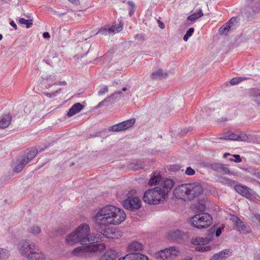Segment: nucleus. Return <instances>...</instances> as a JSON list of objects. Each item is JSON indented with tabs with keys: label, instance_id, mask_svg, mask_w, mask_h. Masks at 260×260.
Segmentation results:
<instances>
[{
	"label": "nucleus",
	"instance_id": "obj_1",
	"mask_svg": "<svg viewBox=\"0 0 260 260\" xmlns=\"http://www.w3.org/2000/svg\"><path fill=\"white\" fill-rule=\"evenodd\" d=\"M126 214L122 209L113 205H107L101 208L95 214L94 229L102 231L105 225H118L123 221Z\"/></svg>",
	"mask_w": 260,
	"mask_h": 260
},
{
	"label": "nucleus",
	"instance_id": "obj_2",
	"mask_svg": "<svg viewBox=\"0 0 260 260\" xmlns=\"http://www.w3.org/2000/svg\"><path fill=\"white\" fill-rule=\"evenodd\" d=\"M162 187L156 186L146 190L143 196V201L149 204L157 205L168 197V194L175 185L174 180L166 179L161 184Z\"/></svg>",
	"mask_w": 260,
	"mask_h": 260
},
{
	"label": "nucleus",
	"instance_id": "obj_3",
	"mask_svg": "<svg viewBox=\"0 0 260 260\" xmlns=\"http://www.w3.org/2000/svg\"><path fill=\"white\" fill-rule=\"evenodd\" d=\"M203 192L202 186L196 183H186L176 187L174 190V196L184 201H191Z\"/></svg>",
	"mask_w": 260,
	"mask_h": 260
},
{
	"label": "nucleus",
	"instance_id": "obj_4",
	"mask_svg": "<svg viewBox=\"0 0 260 260\" xmlns=\"http://www.w3.org/2000/svg\"><path fill=\"white\" fill-rule=\"evenodd\" d=\"M76 232L79 239V243L81 245H85L88 242H98L101 240V238L99 237L90 235V227L86 223L81 224L77 228Z\"/></svg>",
	"mask_w": 260,
	"mask_h": 260
},
{
	"label": "nucleus",
	"instance_id": "obj_5",
	"mask_svg": "<svg viewBox=\"0 0 260 260\" xmlns=\"http://www.w3.org/2000/svg\"><path fill=\"white\" fill-rule=\"evenodd\" d=\"M190 220L194 227L201 229L209 226L212 223V218L209 213H202L195 215Z\"/></svg>",
	"mask_w": 260,
	"mask_h": 260
},
{
	"label": "nucleus",
	"instance_id": "obj_6",
	"mask_svg": "<svg viewBox=\"0 0 260 260\" xmlns=\"http://www.w3.org/2000/svg\"><path fill=\"white\" fill-rule=\"evenodd\" d=\"M135 190L129 191L127 194V198L123 201V205L124 208L130 211H136L141 207V201L137 196H135Z\"/></svg>",
	"mask_w": 260,
	"mask_h": 260
},
{
	"label": "nucleus",
	"instance_id": "obj_7",
	"mask_svg": "<svg viewBox=\"0 0 260 260\" xmlns=\"http://www.w3.org/2000/svg\"><path fill=\"white\" fill-rule=\"evenodd\" d=\"M37 246L29 240L25 239L20 241L17 245V248L19 254L23 257L28 258L32 250Z\"/></svg>",
	"mask_w": 260,
	"mask_h": 260
},
{
	"label": "nucleus",
	"instance_id": "obj_8",
	"mask_svg": "<svg viewBox=\"0 0 260 260\" xmlns=\"http://www.w3.org/2000/svg\"><path fill=\"white\" fill-rule=\"evenodd\" d=\"M179 253V249L176 246H170L156 252L155 257L157 259H167L172 256H176Z\"/></svg>",
	"mask_w": 260,
	"mask_h": 260
},
{
	"label": "nucleus",
	"instance_id": "obj_9",
	"mask_svg": "<svg viewBox=\"0 0 260 260\" xmlns=\"http://www.w3.org/2000/svg\"><path fill=\"white\" fill-rule=\"evenodd\" d=\"M123 25L120 23L114 24H107L100 28L96 35L100 34L104 36H113L122 30Z\"/></svg>",
	"mask_w": 260,
	"mask_h": 260
},
{
	"label": "nucleus",
	"instance_id": "obj_10",
	"mask_svg": "<svg viewBox=\"0 0 260 260\" xmlns=\"http://www.w3.org/2000/svg\"><path fill=\"white\" fill-rule=\"evenodd\" d=\"M108 225H105L103 228V230L101 231L98 229H95L96 232L101 234L103 236L107 238L117 239L122 236V233L120 231L115 228H107Z\"/></svg>",
	"mask_w": 260,
	"mask_h": 260
},
{
	"label": "nucleus",
	"instance_id": "obj_11",
	"mask_svg": "<svg viewBox=\"0 0 260 260\" xmlns=\"http://www.w3.org/2000/svg\"><path fill=\"white\" fill-rule=\"evenodd\" d=\"M88 243V245L85 246L88 257H90L91 254L101 252L106 249V245L104 243Z\"/></svg>",
	"mask_w": 260,
	"mask_h": 260
},
{
	"label": "nucleus",
	"instance_id": "obj_12",
	"mask_svg": "<svg viewBox=\"0 0 260 260\" xmlns=\"http://www.w3.org/2000/svg\"><path fill=\"white\" fill-rule=\"evenodd\" d=\"M236 228L244 234L250 233L251 229L247 223L241 221L237 216H233L231 218Z\"/></svg>",
	"mask_w": 260,
	"mask_h": 260
},
{
	"label": "nucleus",
	"instance_id": "obj_13",
	"mask_svg": "<svg viewBox=\"0 0 260 260\" xmlns=\"http://www.w3.org/2000/svg\"><path fill=\"white\" fill-rule=\"evenodd\" d=\"M135 123V119L134 118L123 121L117 124L113 125L110 128L113 132H120L125 131L132 127Z\"/></svg>",
	"mask_w": 260,
	"mask_h": 260
},
{
	"label": "nucleus",
	"instance_id": "obj_14",
	"mask_svg": "<svg viewBox=\"0 0 260 260\" xmlns=\"http://www.w3.org/2000/svg\"><path fill=\"white\" fill-rule=\"evenodd\" d=\"M219 139L238 141H246L248 139V137L243 132H240L238 134L230 133L226 136L221 137Z\"/></svg>",
	"mask_w": 260,
	"mask_h": 260
},
{
	"label": "nucleus",
	"instance_id": "obj_15",
	"mask_svg": "<svg viewBox=\"0 0 260 260\" xmlns=\"http://www.w3.org/2000/svg\"><path fill=\"white\" fill-rule=\"evenodd\" d=\"M187 237V235L186 233L179 230L171 231L168 234V237L170 240L178 242L181 241Z\"/></svg>",
	"mask_w": 260,
	"mask_h": 260
},
{
	"label": "nucleus",
	"instance_id": "obj_16",
	"mask_svg": "<svg viewBox=\"0 0 260 260\" xmlns=\"http://www.w3.org/2000/svg\"><path fill=\"white\" fill-rule=\"evenodd\" d=\"M46 255L40 250L38 246H36L28 257V260H45Z\"/></svg>",
	"mask_w": 260,
	"mask_h": 260
},
{
	"label": "nucleus",
	"instance_id": "obj_17",
	"mask_svg": "<svg viewBox=\"0 0 260 260\" xmlns=\"http://www.w3.org/2000/svg\"><path fill=\"white\" fill-rule=\"evenodd\" d=\"M117 252L114 249L109 248L99 257V260H115Z\"/></svg>",
	"mask_w": 260,
	"mask_h": 260
},
{
	"label": "nucleus",
	"instance_id": "obj_18",
	"mask_svg": "<svg viewBox=\"0 0 260 260\" xmlns=\"http://www.w3.org/2000/svg\"><path fill=\"white\" fill-rule=\"evenodd\" d=\"M118 260H148V258L140 253H130L121 257Z\"/></svg>",
	"mask_w": 260,
	"mask_h": 260
},
{
	"label": "nucleus",
	"instance_id": "obj_19",
	"mask_svg": "<svg viewBox=\"0 0 260 260\" xmlns=\"http://www.w3.org/2000/svg\"><path fill=\"white\" fill-rule=\"evenodd\" d=\"M232 254V251L230 249H224L214 254L209 260H225Z\"/></svg>",
	"mask_w": 260,
	"mask_h": 260
},
{
	"label": "nucleus",
	"instance_id": "obj_20",
	"mask_svg": "<svg viewBox=\"0 0 260 260\" xmlns=\"http://www.w3.org/2000/svg\"><path fill=\"white\" fill-rule=\"evenodd\" d=\"M166 179H163L161 177L159 173L154 172L148 182V184L150 186L158 185V186L162 187L161 184Z\"/></svg>",
	"mask_w": 260,
	"mask_h": 260
},
{
	"label": "nucleus",
	"instance_id": "obj_21",
	"mask_svg": "<svg viewBox=\"0 0 260 260\" xmlns=\"http://www.w3.org/2000/svg\"><path fill=\"white\" fill-rule=\"evenodd\" d=\"M71 255L80 258L88 257L85 246H80L75 248L71 252Z\"/></svg>",
	"mask_w": 260,
	"mask_h": 260
},
{
	"label": "nucleus",
	"instance_id": "obj_22",
	"mask_svg": "<svg viewBox=\"0 0 260 260\" xmlns=\"http://www.w3.org/2000/svg\"><path fill=\"white\" fill-rule=\"evenodd\" d=\"M123 93L122 91H117L113 94H112L110 96L107 97L104 100H103L102 102L99 104V106H101L102 105H108L109 104H112L114 103L116 101V100L118 98V96L121 97L123 96Z\"/></svg>",
	"mask_w": 260,
	"mask_h": 260
},
{
	"label": "nucleus",
	"instance_id": "obj_23",
	"mask_svg": "<svg viewBox=\"0 0 260 260\" xmlns=\"http://www.w3.org/2000/svg\"><path fill=\"white\" fill-rule=\"evenodd\" d=\"M249 96L252 98V101L257 105H260V87L252 88L248 92Z\"/></svg>",
	"mask_w": 260,
	"mask_h": 260
},
{
	"label": "nucleus",
	"instance_id": "obj_24",
	"mask_svg": "<svg viewBox=\"0 0 260 260\" xmlns=\"http://www.w3.org/2000/svg\"><path fill=\"white\" fill-rule=\"evenodd\" d=\"M12 116L10 113L5 114L0 117V128L4 129L9 126L12 121Z\"/></svg>",
	"mask_w": 260,
	"mask_h": 260
},
{
	"label": "nucleus",
	"instance_id": "obj_25",
	"mask_svg": "<svg viewBox=\"0 0 260 260\" xmlns=\"http://www.w3.org/2000/svg\"><path fill=\"white\" fill-rule=\"evenodd\" d=\"M38 153V150L36 148H30L26 150L25 153L21 157L29 163L35 156Z\"/></svg>",
	"mask_w": 260,
	"mask_h": 260
},
{
	"label": "nucleus",
	"instance_id": "obj_26",
	"mask_svg": "<svg viewBox=\"0 0 260 260\" xmlns=\"http://www.w3.org/2000/svg\"><path fill=\"white\" fill-rule=\"evenodd\" d=\"M84 108V106L80 103L74 104L69 109L67 114L68 117H71L79 113Z\"/></svg>",
	"mask_w": 260,
	"mask_h": 260
},
{
	"label": "nucleus",
	"instance_id": "obj_27",
	"mask_svg": "<svg viewBox=\"0 0 260 260\" xmlns=\"http://www.w3.org/2000/svg\"><path fill=\"white\" fill-rule=\"evenodd\" d=\"M167 71L158 69L153 71L151 74V78L153 80H161L168 76Z\"/></svg>",
	"mask_w": 260,
	"mask_h": 260
},
{
	"label": "nucleus",
	"instance_id": "obj_28",
	"mask_svg": "<svg viewBox=\"0 0 260 260\" xmlns=\"http://www.w3.org/2000/svg\"><path fill=\"white\" fill-rule=\"evenodd\" d=\"M143 249L142 244L137 241H133L128 246V250L131 253H139Z\"/></svg>",
	"mask_w": 260,
	"mask_h": 260
},
{
	"label": "nucleus",
	"instance_id": "obj_29",
	"mask_svg": "<svg viewBox=\"0 0 260 260\" xmlns=\"http://www.w3.org/2000/svg\"><path fill=\"white\" fill-rule=\"evenodd\" d=\"M27 164V161H25L24 159L21 157L17 159L15 162L14 171L17 173L20 172Z\"/></svg>",
	"mask_w": 260,
	"mask_h": 260
},
{
	"label": "nucleus",
	"instance_id": "obj_30",
	"mask_svg": "<svg viewBox=\"0 0 260 260\" xmlns=\"http://www.w3.org/2000/svg\"><path fill=\"white\" fill-rule=\"evenodd\" d=\"M66 242L70 245L79 243V239L76 231L67 236L66 238Z\"/></svg>",
	"mask_w": 260,
	"mask_h": 260
},
{
	"label": "nucleus",
	"instance_id": "obj_31",
	"mask_svg": "<svg viewBox=\"0 0 260 260\" xmlns=\"http://www.w3.org/2000/svg\"><path fill=\"white\" fill-rule=\"evenodd\" d=\"M235 189L238 193L243 197H246L249 193L248 188L241 185H235Z\"/></svg>",
	"mask_w": 260,
	"mask_h": 260
},
{
	"label": "nucleus",
	"instance_id": "obj_32",
	"mask_svg": "<svg viewBox=\"0 0 260 260\" xmlns=\"http://www.w3.org/2000/svg\"><path fill=\"white\" fill-rule=\"evenodd\" d=\"M204 15L203 11L201 9H200L199 11L196 12H194L191 14L190 16L187 17V20H189L191 21H195Z\"/></svg>",
	"mask_w": 260,
	"mask_h": 260
},
{
	"label": "nucleus",
	"instance_id": "obj_33",
	"mask_svg": "<svg viewBox=\"0 0 260 260\" xmlns=\"http://www.w3.org/2000/svg\"><path fill=\"white\" fill-rule=\"evenodd\" d=\"M206 201L203 199L198 201V203L196 204V207L200 212L205 211L206 210Z\"/></svg>",
	"mask_w": 260,
	"mask_h": 260
},
{
	"label": "nucleus",
	"instance_id": "obj_34",
	"mask_svg": "<svg viewBox=\"0 0 260 260\" xmlns=\"http://www.w3.org/2000/svg\"><path fill=\"white\" fill-rule=\"evenodd\" d=\"M10 255V252L6 248H0V260H6Z\"/></svg>",
	"mask_w": 260,
	"mask_h": 260
},
{
	"label": "nucleus",
	"instance_id": "obj_35",
	"mask_svg": "<svg viewBox=\"0 0 260 260\" xmlns=\"http://www.w3.org/2000/svg\"><path fill=\"white\" fill-rule=\"evenodd\" d=\"M41 232V228L38 225H32L28 229V232L33 235H37Z\"/></svg>",
	"mask_w": 260,
	"mask_h": 260
},
{
	"label": "nucleus",
	"instance_id": "obj_36",
	"mask_svg": "<svg viewBox=\"0 0 260 260\" xmlns=\"http://www.w3.org/2000/svg\"><path fill=\"white\" fill-rule=\"evenodd\" d=\"M248 79H249V78L241 77L233 78L231 80L230 83L233 85H236L243 81L247 80Z\"/></svg>",
	"mask_w": 260,
	"mask_h": 260
},
{
	"label": "nucleus",
	"instance_id": "obj_37",
	"mask_svg": "<svg viewBox=\"0 0 260 260\" xmlns=\"http://www.w3.org/2000/svg\"><path fill=\"white\" fill-rule=\"evenodd\" d=\"M19 23L21 24L25 25L27 28H30L32 25V20H27L23 18H21L19 20Z\"/></svg>",
	"mask_w": 260,
	"mask_h": 260
},
{
	"label": "nucleus",
	"instance_id": "obj_38",
	"mask_svg": "<svg viewBox=\"0 0 260 260\" xmlns=\"http://www.w3.org/2000/svg\"><path fill=\"white\" fill-rule=\"evenodd\" d=\"M238 23L237 18L236 17H233L230 19V20L226 23V24L232 26L231 28V30L235 29L236 27L237 24Z\"/></svg>",
	"mask_w": 260,
	"mask_h": 260
},
{
	"label": "nucleus",
	"instance_id": "obj_39",
	"mask_svg": "<svg viewBox=\"0 0 260 260\" xmlns=\"http://www.w3.org/2000/svg\"><path fill=\"white\" fill-rule=\"evenodd\" d=\"M232 26L228 25L226 23L223 25L219 29V33L220 34H226L228 31H229L231 29Z\"/></svg>",
	"mask_w": 260,
	"mask_h": 260
},
{
	"label": "nucleus",
	"instance_id": "obj_40",
	"mask_svg": "<svg viewBox=\"0 0 260 260\" xmlns=\"http://www.w3.org/2000/svg\"><path fill=\"white\" fill-rule=\"evenodd\" d=\"M244 170L246 171L248 173H249L252 176L257 178V175L258 174V170H255L251 167H248L247 168H243Z\"/></svg>",
	"mask_w": 260,
	"mask_h": 260
},
{
	"label": "nucleus",
	"instance_id": "obj_41",
	"mask_svg": "<svg viewBox=\"0 0 260 260\" xmlns=\"http://www.w3.org/2000/svg\"><path fill=\"white\" fill-rule=\"evenodd\" d=\"M219 172L222 174H228L230 170L226 165L221 164Z\"/></svg>",
	"mask_w": 260,
	"mask_h": 260
},
{
	"label": "nucleus",
	"instance_id": "obj_42",
	"mask_svg": "<svg viewBox=\"0 0 260 260\" xmlns=\"http://www.w3.org/2000/svg\"><path fill=\"white\" fill-rule=\"evenodd\" d=\"M61 90V88H59L58 89L56 90L54 92H44L43 93L46 96H47L50 98H52L57 96V95L60 92Z\"/></svg>",
	"mask_w": 260,
	"mask_h": 260
},
{
	"label": "nucleus",
	"instance_id": "obj_43",
	"mask_svg": "<svg viewBox=\"0 0 260 260\" xmlns=\"http://www.w3.org/2000/svg\"><path fill=\"white\" fill-rule=\"evenodd\" d=\"M127 4L129 7V15L130 16H132L133 15L134 11H135V4H134L133 2H131V1L127 2Z\"/></svg>",
	"mask_w": 260,
	"mask_h": 260
},
{
	"label": "nucleus",
	"instance_id": "obj_44",
	"mask_svg": "<svg viewBox=\"0 0 260 260\" xmlns=\"http://www.w3.org/2000/svg\"><path fill=\"white\" fill-rule=\"evenodd\" d=\"M134 166L132 167V168L134 170H137L139 169L143 168V165L141 161H137L136 164H134Z\"/></svg>",
	"mask_w": 260,
	"mask_h": 260
},
{
	"label": "nucleus",
	"instance_id": "obj_45",
	"mask_svg": "<svg viewBox=\"0 0 260 260\" xmlns=\"http://www.w3.org/2000/svg\"><path fill=\"white\" fill-rule=\"evenodd\" d=\"M185 174L187 175L191 176L195 174V171L191 167H187L185 171Z\"/></svg>",
	"mask_w": 260,
	"mask_h": 260
},
{
	"label": "nucleus",
	"instance_id": "obj_46",
	"mask_svg": "<svg viewBox=\"0 0 260 260\" xmlns=\"http://www.w3.org/2000/svg\"><path fill=\"white\" fill-rule=\"evenodd\" d=\"M220 165L221 164L214 163L211 165V168L212 170L219 172Z\"/></svg>",
	"mask_w": 260,
	"mask_h": 260
},
{
	"label": "nucleus",
	"instance_id": "obj_47",
	"mask_svg": "<svg viewBox=\"0 0 260 260\" xmlns=\"http://www.w3.org/2000/svg\"><path fill=\"white\" fill-rule=\"evenodd\" d=\"M108 92V88L107 86H105L104 87L101 88L98 92V94L99 95H102L105 93Z\"/></svg>",
	"mask_w": 260,
	"mask_h": 260
},
{
	"label": "nucleus",
	"instance_id": "obj_48",
	"mask_svg": "<svg viewBox=\"0 0 260 260\" xmlns=\"http://www.w3.org/2000/svg\"><path fill=\"white\" fill-rule=\"evenodd\" d=\"M232 157H234V161L235 162H240L242 161V159L240 157V156L238 154H234L232 155Z\"/></svg>",
	"mask_w": 260,
	"mask_h": 260
},
{
	"label": "nucleus",
	"instance_id": "obj_49",
	"mask_svg": "<svg viewBox=\"0 0 260 260\" xmlns=\"http://www.w3.org/2000/svg\"><path fill=\"white\" fill-rule=\"evenodd\" d=\"M223 230V227H219V228H218L216 230V231L215 232V236H216V237H219L221 235V234L222 233V231Z\"/></svg>",
	"mask_w": 260,
	"mask_h": 260
},
{
	"label": "nucleus",
	"instance_id": "obj_50",
	"mask_svg": "<svg viewBox=\"0 0 260 260\" xmlns=\"http://www.w3.org/2000/svg\"><path fill=\"white\" fill-rule=\"evenodd\" d=\"M194 29L192 27L189 28V29L186 32V34H187V36H189V37H191L194 32Z\"/></svg>",
	"mask_w": 260,
	"mask_h": 260
},
{
	"label": "nucleus",
	"instance_id": "obj_51",
	"mask_svg": "<svg viewBox=\"0 0 260 260\" xmlns=\"http://www.w3.org/2000/svg\"><path fill=\"white\" fill-rule=\"evenodd\" d=\"M135 38L139 40H143V37L142 35L138 34L135 36Z\"/></svg>",
	"mask_w": 260,
	"mask_h": 260
},
{
	"label": "nucleus",
	"instance_id": "obj_52",
	"mask_svg": "<svg viewBox=\"0 0 260 260\" xmlns=\"http://www.w3.org/2000/svg\"><path fill=\"white\" fill-rule=\"evenodd\" d=\"M71 3H72L73 4H75L76 5H77L79 4V0H68Z\"/></svg>",
	"mask_w": 260,
	"mask_h": 260
},
{
	"label": "nucleus",
	"instance_id": "obj_53",
	"mask_svg": "<svg viewBox=\"0 0 260 260\" xmlns=\"http://www.w3.org/2000/svg\"><path fill=\"white\" fill-rule=\"evenodd\" d=\"M10 25L14 28L15 29H17V25L16 24V23H15V22L14 21H11L10 22Z\"/></svg>",
	"mask_w": 260,
	"mask_h": 260
},
{
	"label": "nucleus",
	"instance_id": "obj_54",
	"mask_svg": "<svg viewBox=\"0 0 260 260\" xmlns=\"http://www.w3.org/2000/svg\"><path fill=\"white\" fill-rule=\"evenodd\" d=\"M43 36L44 38H49L50 37L49 34L48 32H44Z\"/></svg>",
	"mask_w": 260,
	"mask_h": 260
},
{
	"label": "nucleus",
	"instance_id": "obj_55",
	"mask_svg": "<svg viewBox=\"0 0 260 260\" xmlns=\"http://www.w3.org/2000/svg\"><path fill=\"white\" fill-rule=\"evenodd\" d=\"M196 249L197 250L200 251H205L204 250V246H200L197 247L196 248Z\"/></svg>",
	"mask_w": 260,
	"mask_h": 260
},
{
	"label": "nucleus",
	"instance_id": "obj_56",
	"mask_svg": "<svg viewBox=\"0 0 260 260\" xmlns=\"http://www.w3.org/2000/svg\"><path fill=\"white\" fill-rule=\"evenodd\" d=\"M254 217L255 219L259 222L260 223V215L258 214H256L254 215Z\"/></svg>",
	"mask_w": 260,
	"mask_h": 260
},
{
	"label": "nucleus",
	"instance_id": "obj_57",
	"mask_svg": "<svg viewBox=\"0 0 260 260\" xmlns=\"http://www.w3.org/2000/svg\"><path fill=\"white\" fill-rule=\"evenodd\" d=\"M189 37H190L189 36H187V34H185L183 37L184 41L186 42L188 40Z\"/></svg>",
	"mask_w": 260,
	"mask_h": 260
},
{
	"label": "nucleus",
	"instance_id": "obj_58",
	"mask_svg": "<svg viewBox=\"0 0 260 260\" xmlns=\"http://www.w3.org/2000/svg\"><path fill=\"white\" fill-rule=\"evenodd\" d=\"M192 257L191 256H187L185 258L182 259V260H192Z\"/></svg>",
	"mask_w": 260,
	"mask_h": 260
},
{
	"label": "nucleus",
	"instance_id": "obj_59",
	"mask_svg": "<svg viewBox=\"0 0 260 260\" xmlns=\"http://www.w3.org/2000/svg\"><path fill=\"white\" fill-rule=\"evenodd\" d=\"M210 249V247L208 246H204V250L205 251H208Z\"/></svg>",
	"mask_w": 260,
	"mask_h": 260
},
{
	"label": "nucleus",
	"instance_id": "obj_60",
	"mask_svg": "<svg viewBox=\"0 0 260 260\" xmlns=\"http://www.w3.org/2000/svg\"><path fill=\"white\" fill-rule=\"evenodd\" d=\"M210 249V247L208 246H204V250L205 251H208Z\"/></svg>",
	"mask_w": 260,
	"mask_h": 260
},
{
	"label": "nucleus",
	"instance_id": "obj_61",
	"mask_svg": "<svg viewBox=\"0 0 260 260\" xmlns=\"http://www.w3.org/2000/svg\"><path fill=\"white\" fill-rule=\"evenodd\" d=\"M176 167H177L176 166H173L171 167V170H176L179 169L178 167H177V168H176Z\"/></svg>",
	"mask_w": 260,
	"mask_h": 260
},
{
	"label": "nucleus",
	"instance_id": "obj_62",
	"mask_svg": "<svg viewBox=\"0 0 260 260\" xmlns=\"http://www.w3.org/2000/svg\"><path fill=\"white\" fill-rule=\"evenodd\" d=\"M159 26L161 28H164L165 27V25L162 23H160L159 24Z\"/></svg>",
	"mask_w": 260,
	"mask_h": 260
},
{
	"label": "nucleus",
	"instance_id": "obj_63",
	"mask_svg": "<svg viewBox=\"0 0 260 260\" xmlns=\"http://www.w3.org/2000/svg\"><path fill=\"white\" fill-rule=\"evenodd\" d=\"M231 154L229 153H225L224 154L223 156L224 157L226 158L228 156H230Z\"/></svg>",
	"mask_w": 260,
	"mask_h": 260
},
{
	"label": "nucleus",
	"instance_id": "obj_64",
	"mask_svg": "<svg viewBox=\"0 0 260 260\" xmlns=\"http://www.w3.org/2000/svg\"><path fill=\"white\" fill-rule=\"evenodd\" d=\"M52 86V84H48V86H46V88L47 89H49V88H50L51 86Z\"/></svg>",
	"mask_w": 260,
	"mask_h": 260
}]
</instances>
